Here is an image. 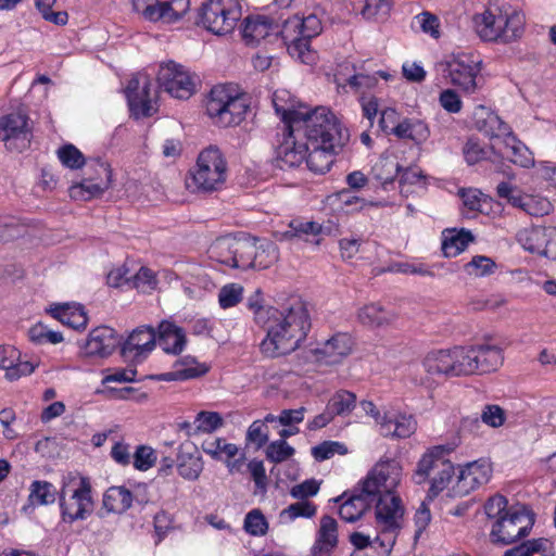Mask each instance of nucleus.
I'll return each instance as SVG.
<instances>
[{"label": "nucleus", "instance_id": "f257e3e1", "mask_svg": "<svg viewBox=\"0 0 556 556\" xmlns=\"http://www.w3.org/2000/svg\"><path fill=\"white\" fill-rule=\"evenodd\" d=\"M401 476L402 468L396 460L376 464L363 481L361 492L352 495L339 508L341 519L355 522L376 503V522L380 533L375 542L380 544L383 555H388L395 544L404 516L402 500L394 494Z\"/></svg>", "mask_w": 556, "mask_h": 556}, {"label": "nucleus", "instance_id": "f03ea898", "mask_svg": "<svg viewBox=\"0 0 556 556\" xmlns=\"http://www.w3.org/2000/svg\"><path fill=\"white\" fill-rule=\"evenodd\" d=\"M256 324L266 331L261 351L269 357L289 354L300 346L309 329V316L304 303L291 298L274 308H261Z\"/></svg>", "mask_w": 556, "mask_h": 556}, {"label": "nucleus", "instance_id": "7ed1b4c3", "mask_svg": "<svg viewBox=\"0 0 556 556\" xmlns=\"http://www.w3.org/2000/svg\"><path fill=\"white\" fill-rule=\"evenodd\" d=\"M475 126L493 140L492 150L503 159L521 167H529L533 164L529 149L513 135L509 126L496 114L489 112L483 106L479 108L475 113Z\"/></svg>", "mask_w": 556, "mask_h": 556}, {"label": "nucleus", "instance_id": "20e7f679", "mask_svg": "<svg viewBox=\"0 0 556 556\" xmlns=\"http://www.w3.org/2000/svg\"><path fill=\"white\" fill-rule=\"evenodd\" d=\"M306 139L305 144H346L349 132L343 129L337 117L326 108H316L306 111L301 119H295V126L292 128V135Z\"/></svg>", "mask_w": 556, "mask_h": 556}, {"label": "nucleus", "instance_id": "39448f33", "mask_svg": "<svg viewBox=\"0 0 556 556\" xmlns=\"http://www.w3.org/2000/svg\"><path fill=\"white\" fill-rule=\"evenodd\" d=\"M478 36L484 41L508 43L523 33L525 15L510 8L491 5L473 18Z\"/></svg>", "mask_w": 556, "mask_h": 556}, {"label": "nucleus", "instance_id": "423d86ee", "mask_svg": "<svg viewBox=\"0 0 556 556\" xmlns=\"http://www.w3.org/2000/svg\"><path fill=\"white\" fill-rule=\"evenodd\" d=\"M205 108L214 124L230 127L244 119L249 104L243 94L235 93L230 87L218 85L212 88Z\"/></svg>", "mask_w": 556, "mask_h": 556}, {"label": "nucleus", "instance_id": "0eeeda50", "mask_svg": "<svg viewBox=\"0 0 556 556\" xmlns=\"http://www.w3.org/2000/svg\"><path fill=\"white\" fill-rule=\"evenodd\" d=\"M451 451L445 445H437L428 450L417 464L414 480L417 484L431 480L429 489L430 497L437 496L451 482L455 470L451 460L445 456Z\"/></svg>", "mask_w": 556, "mask_h": 556}, {"label": "nucleus", "instance_id": "6e6552de", "mask_svg": "<svg viewBox=\"0 0 556 556\" xmlns=\"http://www.w3.org/2000/svg\"><path fill=\"white\" fill-rule=\"evenodd\" d=\"M241 16L238 0H208L200 8L197 24L215 35L224 36L235 29Z\"/></svg>", "mask_w": 556, "mask_h": 556}, {"label": "nucleus", "instance_id": "1a4fd4ad", "mask_svg": "<svg viewBox=\"0 0 556 556\" xmlns=\"http://www.w3.org/2000/svg\"><path fill=\"white\" fill-rule=\"evenodd\" d=\"M534 525L533 514L525 506H511L503 517L495 520L490 532L494 544L509 545L527 536Z\"/></svg>", "mask_w": 556, "mask_h": 556}, {"label": "nucleus", "instance_id": "9d476101", "mask_svg": "<svg viewBox=\"0 0 556 556\" xmlns=\"http://www.w3.org/2000/svg\"><path fill=\"white\" fill-rule=\"evenodd\" d=\"M227 163L216 147L204 149L198 156L192 180L199 190L210 192L218 190L226 181Z\"/></svg>", "mask_w": 556, "mask_h": 556}, {"label": "nucleus", "instance_id": "9b49d317", "mask_svg": "<svg viewBox=\"0 0 556 556\" xmlns=\"http://www.w3.org/2000/svg\"><path fill=\"white\" fill-rule=\"evenodd\" d=\"M480 65L481 61L478 56L465 53L453 55L440 64L451 84L469 93L478 88L477 77L481 71Z\"/></svg>", "mask_w": 556, "mask_h": 556}, {"label": "nucleus", "instance_id": "f8f14e48", "mask_svg": "<svg viewBox=\"0 0 556 556\" xmlns=\"http://www.w3.org/2000/svg\"><path fill=\"white\" fill-rule=\"evenodd\" d=\"M59 501L63 521L73 523L77 520L87 519L93 511L89 479L80 477L78 485L68 497H66V490L63 488Z\"/></svg>", "mask_w": 556, "mask_h": 556}, {"label": "nucleus", "instance_id": "ddd939ff", "mask_svg": "<svg viewBox=\"0 0 556 556\" xmlns=\"http://www.w3.org/2000/svg\"><path fill=\"white\" fill-rule=\"evenodd\" d=\"M87 170H93L94 173L88 174V177L81 182L71 187V198L87 201L102 194L111 187L112 170L109 164L97 159L87 163Z\"/></svg>", "mask_w": 556, "mask_h": 556}, {"label": "nucleus", "instance_id": "4468645a", "mask_svg": "<svg viewBox=\"0 0 556 556\" xmlns=\"http://www.w3.org/2000/svg\"><path fill=\"white\" fill-rule=\"evenodd\" d=\"M126 97L130 112L136 118L151 116L155 112L154 103L157 90L152 89L148 75L138 74L126 87Z\"/></svg>", "mask_w": 556, "mask_h": 556}, {"label": "nucleus", "instance_id": "2eb2a0df", "mask_svg": "<svg viewBox=\"0 0 556 556\" xmlns=\"http://www.w3.org/2000/svg\"><path fill=\"white\" fill-rule=\"evenodd\" d=\"M159 87L177 99L190 98L195 89L193 76L175 62L160 67L157 73Z\"/></svg>", "mask_w": 556, "mask_h": 556}, {"label": "nucleus", "instance_id": "dca6fc26", "mask_svg": "<svg viewBox=\"0 0 556 556\" xmlns=\"http://www.w3.org/2000/svg\"><path fill=\"white\" fill-rule=\"evenodd\" d=\"M189 0H132L134 10L151 22L174 23L188 11Z\"/></svg>", "mask_w": 556, "mask_h": 556}, {"label": "nucleus", "instance_id": "f3484780", "mask_svg": "<svg viewBox=\"0 0 556 556\" xmlns=\"http://www.w3.org/2000/svg\"><path fill=\"white\" fill-rule=\"evenodd\" d=\"M26 114L15 112L0 117V141L10 151L22 152L28 148L31 131Z\"/></svg>", "mask_w": 556, "mask_h": 556}, {"label": "nucleus", "instance_id": "a211bd4d", "mask_svg": "<svg viewBox=\"0 0 556 556\" xmlns=\"http://www.w3.org/2000/svg\"><path fill=\"white\" fill-rule=\"evenodd\" d=\"M156 344V330L151 326H139L122 343L121 354L124 358L139 361L146 357Z\"/></svg>", "mask_w": 556, "mask_h": 556}, {"label": "nucleus", "instance_id": "6ab92c4d", "mask_svg": "<svg viewBox=\"0 0 556 556\" xmlns=\"http://www.w3.org/2000/svg\"><path fill=\"white\" fill-rule=\"evenodd\" d=\"M122 346L121 338L116 331L108 326L94 328L85 343V353L88 356L108 357L117 346Z\"/></svg>", "mask_w": 556, "mask_h": 556}, {"label": "nucleus", "instance_id": "aec40b11", "mask_svg": "<svg viewBox=\"0 0 556 556\" xmlns=\"http://www.w3.org/2000/svg\"><path fill=\"white\" fill-rule=\"evenodd\" d=\"M273 105L285 123L286 130L289 136L292 135V128L295 126V119H301L302 116L308 111V108L300 103L288 90H276L273 94Z\"/></svg>", "mask_w": 556, "mask_h": 556}, {"label": "nucleus", "instance_id": "412c9836", "mask_svg": "<svg viewBox=\"0 0 556 556\" xmlns=\"http://www.w3.org/2000/svg\"><path fill=\"white\" fill-rule=\"evenodd\" d=\"M491 476L492 468L488 460L479 459L469 463L459 471L457 489L460 493L468 494L486 484Z\"/></svg>", "mask_w": 556, "mask_h": 556}, {"label": "nucleus", "instance_id": "4be33fe9", "mask_svg": "<svg viewBox=\"0 0 556 556\" xmlns=\"http://www.w3.org/2000/svg\"><path fill=\"white\" fill-rule=\"evenodd\" d=\"M338 543V522L331 516H323L311 548V556H331Z\"/></svg>", "mask_w": 556, "mask_h": 556}, {"label": "nucleus", "instance_id": "5701e85b", "mask_svg": "<svg viewBox=\"0 0 556 556\" xmlns=\"http://www.w3.org/2000/svg\"><path fill=\"white\" fill-rule=\"evenodd\" d=\"M281 27L273 18L264 15L247 17L242 29V36L247 43L257 45L270 35H280Z\"/></svg>", "mask_w": 556, "mask_h": 556}, {"label": "nucleus", "instance_id": "b1692460", "mask_svg": "<svg viewBox=\"0 0 556 556\" xmlns=\"http://www.w3.org/2000/svg\"><path fill=\"white\" fill-rule=\"evenodd\" d=\"M353 346L352 338L348 333H337L327 340L321 348L316 350L318 359L333 365L340 363L348 356Z\"/></svg>", "mask_w": 556, "mask_h": 556}, {"label": "nucleus", "instance_id": "393cba45", "mask_svg": "<svg viewBox=\"0 0 556 556\" xmlns=\"http://www.w3.org/2000/svg\"><path fill=\"white\" fill-rule=\"evenodd\" d=\"M345 144H318L307 146L308 151L306 154V165L309 170L316 174L327 173L333 161L334 154L339 152Z\"/></svg>", "mask_w": 556, "mask_h": 556}, {"label": "nucleus", "instance_id": "a878e982", "mask_svg": "<svg viewBox=\"0 0 556 556\" xmlns=\"http://www.w3.org/2000/svg\"><path fill=\"white\" fill-rule=\"evenodd\" d=\"M134 501L140 505L148 502L138 494H132L125 486H111L105 491L102 504L108 513L123 514L131 507Z\"/></svg>", "mask_w": 556, "mask_h": 556}, {"label": "nucleus", "instance_id": "bb28decb", "mask_svg": "<svg viewBox=\"0 0 556 556\" xmlns=\"http://www.w3.org/2000/svg\"><path fill=\"white\" fill-rule=\"evenodd\" d=\"M299 137L294 134L293 137L286 138L277 149V162L281 169L299 166L306 161L308 151L307 144L299 143Z\"/></svg>", "mask_w": 556, "mask_h": 556}, {"label": "nucleus", "instance_id": "cd10ccee", "mask_svg": "<svg viewBox=\"0 0 556 556\" xmlns=\"http://www.w3.org/2000/svg\"><path fill=\"white\" fill-rule=\"evenodd\" d=\"M422 366L426 372L431 376H443L445 378L456 377L452 349L430 351L424 357Z\"/></svg>", "mask_w": 556, "mask_h": 556}, {"label": "nucleus", "instance_id": "c85d7f7f", "mask_svg": "<svg viewBox=\"0 0 556 556\" xmlns=\"http://www.w3.org/2000/svg\"><path fill=\"white\" fill-rule=\"evenodd\" d=\"M156 342L166 353L179 354L186 345V334L182 328L172 321L163 320L156 331Z\"/></svg>", "mask_w": 556, "mask_h": 556}, {"label": "nucleus", "instance_id": "c756f323", "mask_svg": "<svg viewBox=\"0 0 556 556\" xmlns=\"http://www.w3.org/2000/svg\"><path fill=\"white\" fill-rule=\"evenodd\" d=\"M176 463L178 473L186 480H197L203 470L202 458L192 444L180 446Z\"/></svg>", "mask_w": 556, "mask_h": 556}, {"label": "nucleus", "instance_id": "7c9ffc66", "mask_svg": "<svg viewBox=\"0 0 556 556\" xmlns=\"http://www.w3.org/2000/svg\"><path fill=\"white\" fill-rule=\"evenodd\" d=\"M417 421L412 415L399 414L393 417L383 416L380 431L383 437L405 439L415 433Z\"/></svg>", "mask_w": 556, "mask_h": 556}, {"label": "nucleus", "instance_id": "2f4dec72", "mask_svg": "<svg viewBox=\"0 0 556 556\" xmlns=\"http://www.w3.org/2000/svg\"><path fill=\"white\" fill-rule=\"evenodd\" d=\"M50 314L53 318L76 330L85 329L88 323L87 314L79 304L55 305L50 308Z\"/></svg>", "mask_w": 556, "mask_h": 556}, {"label": "nucleus", "instance_id": "473e14b6", "mask_svg": "<svg viewBox=\"0 0 556 556\" xmlns=\"http://www.w3.org/2000/svg\"><path fill=\"white\" fill-rule=\"evenodd\" d=\"M280 35L288 47V52L292 58L298 59L304 64H309L315 60V53L309 49V40L303 35L291 31L290 37L285 33V27L281 26Z\"/></svg>", "mask_w": 556, "mask_h": 556}, {"label": "nucleus", "instance_id": "72a5a7b5", "mask_svg": "<svg viewBox=\"0 0 556 556\" xmlns=\"http://www.w3.org/2000/svg\"><path fill=\"white\" fill-rule=\"evenodd\" d=\"M477 357V372L486 374L495 371L503 364L502 350L495 345H473Z\"/></svg>", "mask_w": 556, "mask_h": 556}, {"label": "nucleus", "instance_id": "f704fd0d", "mask_svg": "<svg viewBox=\"0 0 556 556\" xmlns=\"http://www.w3.org/2000/svg\"><path fill=\"white\" fill-rule=\"evenodd\" d=\"M282 26L285 27V33L288 34V36L293 31L299 35H303L306 38H313L318 36L321 31V23L314 14H309L303 18L294 15L293 17L283 21Z\"/></svg>", "mask_w": 556, "mask_h": 556}, {"label": "nucleus", "instance_id": "c9c22d12", "mask_svg": "<svg viewBox=\"0 0 556 556\" xmlns=\"http://www.w3.org/2000/svg\"><path fill=\"white\" fill-rule=\"evenodd\" d=\"M254 252L252 253V269H265L278 260V249L275 243L268 240H254Z\"/></svg>", "mask_w": 556, "mask_h": 556}, {"label": "nucleus", "instance_id": "e433bc0d", "mask_svg": "<svg viewBox=\"0 0 556 556\" xmlns=\"http://www.w3.org/2000/svg\"><path fill=\"white\" fill-rule=\"evenodd\" d=\"M358 319L368 327H382L392 324L396 319V315L372 303L359 309Z\"/></svg>", "mask_w": 556, "mask_h": 556}, {"label": "nucleus", "instance_id": "4c0bfd02", "mask_svg": "<svg viewBox=\"0 0 556 556\" xmlns=\"http://www.w3.org/2000/svg\"><path fill=\"white\" fill-rule=\"evenodd\" d=\"M207 371L204 365H194L193 361L176 363L174 369L156 377L161 381L188 380L200 377Z\"/></svg>", "mask_w": 556, "mask_h": 556}, {"label": "nucleus", "instance_id": "58836bf2", "mask_svg": "<svg viewBox=\"0 0 556 556\" xmlns=\"http://www.w3.org/2000/svg\"><path fill=\"white\" fill-rule=\"evenodd\" d=\"M551 545V542L545 538L528 540L507 549L503 556H554Z\"/></svg>", "mask_w": 556, "mask_h": 556}, {"label": "nucleus", "instance_id": "ea45409f", "mask_svg": "<svg viewBox=\"0 0 556 556\" xmlns=\"http://www.w3.org/2000/svg\"><path fill=\"white\" fill-rule=\"evenodd\" d=\"M453 350V361L455 363V376H468L477 372V361L473 346H455Z\"/></svg>", "mask_w": 556, "mask_h": 556}, {"label": "nucleus", "instance_id": "a19ab883", "mask_svg": "<svg viewBox=\"0 0 556 556\" xmlns=\"http://www.w3.org/2000/svg\"><path fill=\"white\" fill-rule=\"evenodd\" d=\"M327 407L333 417H346L357 407L356 395L346 390H339L331 395Z\"/></svg>", "mask_w": 556, "mask_h": 556}, {"label": "nucleus", "instance_id": "79ce46f5", "mask_svg": "<svg viewBox=\"0 0 556 556\" xmlns=\"http://www.w3.org/2000/svg\"><path fill=\"white\" fill-rule=\"evenodd\" d=\"M255 238H236L233 268L250 269L252 263V253L254 252Z\"/></svg>", "mask_w": 556, "mask_h": 556}, {"label": "nucleus", "instance_id": "37998d69", "mask_svg": "<svg viewBox=\"0 0 556 556\" xmlns=\"http://www.w3.org/2000/svg\"><path fill=\"white\" fill-rule=\"evenodd\" d=\"M473 236L469 230L462 229L459 232L445 237L442 242V251L446 257H455L473 241Z\"/></svg>", "mask_w": 556, "mask_h": 556}, {"label": "nucleus", "instance_id": "c03bdc74", "mask_svg": "<svg viewBox=\"0 0 556 556\" xmlns=\"http://www.w3.org/2000/svg\"><path fill=\"white\" fill-rule=\"evenodd\" d=\"M236 238H219L210 248L211 257L220 264L233 268Z\"/></svg>", "mask_w": 556, "mask_h": 556}, {"label": "nucleus", "instance_id": "a18cd8bd", "mask_svg": "<svg viewBox=\"0 0 556 556\" xmlns=\"http://www.w3.org/2000/svg\"><path fill=\"white\" fill-rule=\"evenodd\" d=\"M546 233L547 229L542 228L523 229L518 232L517 239L527 251L540 254Z\"/></svg>", "mask_w": 556, "mask_h": 556}, {"label": "nucleus", "instance_id": "49530a36", "mask_svg": "<svg viewBox=\"0 0 556 556\" xmlns=\"http://www.w3.org/2000/svg\"><path fill=\"white\" fill-rule=\"evenodd\" d=\"M289 228V230L281 233L282 239H304L307 236H316L321 231V226L319 224L302 219L291 220Z\"/></svg>", "mask_w": 556, "mask_h": 556}, {"label": "nucleus", "instance_id": "de8ad7c7", "mask_svg": "<svg viewBox=\"0 0 556 556\" xmlns=\"http://www.w3.org/2000/svg\"><path fill=\"white\" fill-rule=\"evenodd\" d=\"M29 501L36 505H48L55 501V488L48 481H34L30 485Z\"/></svg>", "mask_w": 556, "mask_h": 556}, {"label": "nucleus", "instance_id": "09e8293b", "mask_svg": "<svg viewBox=\"0 0 556 556\" xmlns=\"http://www.w3.org/2000/svg\"><path fill=\"white\" fill-rule=\"evenodd\" d=\"M377 76H380L384 80H388L391 75L383 71H378L374 75H368L364 73L354 74L348 79V85L355 92H365L366 90L372 89L378 84Z\"/></svg>", "mask_w": 556, "mask_h": 556}, {"label": "nucleus", "instance_id": "8fccbe9b", "mask_svg": "<svg viewBox=\"0 0 556 556\" xmlns=\"http://www.w3.org/2000/svg\"><path fill=\"white\" fill-rule=\"evenodd\" d=\"M375 178L382 185L392 182L400 174L401 166L392 159H380L372 168Z\"/></svg>", "mask_w": 556, "mask_h": 556}, {"label": "nucleus", "instance_id": "3c124183", "mask_svg": "<svg viewBox=\"0 0 556 556\" xmlns=\"http://www.w3.org/2000/svg\"><path fill=\"white\" fill-rule=\"evenodd\" d=\"M27 224L15 216H0L1 240H11L26 232Z\"/></svg>", "mask_w": 556, "mask_h": 556}, {"label": "nucleus", "instance_id": "603ef678", "mask_svg": "<svg viewBox=\"0 0 556 556\" xmlns=\"http://www.w3.org/2000/svg\"><path fill=\"white\" fill-rule=\"evenodd\" d=\"M316 511V505L308 501L300 500L299 502H295L289 505L287 508L282 509L280 513V519L293 521L299 517L312 518L315 516Z\"/></svg>", "mask_w": 556, "mask_h": 556}, {"label": "nucleus", "instance_id": "864d4df0", "mask_svg": "<svg viewBox=\"0 0 556 556\" xmlns=\"http://www.w3.org/2000/svg\"><path fill=\"white\" fill-rule=\"evenodd\" d=\"M203 451L212 456L214 459H220V454L224 453L228 458H232L238 453L237 445L227 443L225 439L216 438L214 440L204 441L202 443Z\"/></svg>", "mask_w": 556, "mask_h": 556}, {"label": "nucleus", "instance_id": "5fc2aeb1", "mask_svg": "<svg viewBox=\"0 0 556 556\" xmlns=\"http://www.w3.org/2000/svg\"><path fill=\"white\" fill-rule=\"evenodd\" d=\"M265 453L268 460L279 464L291 458L295 450L286 440H277L267 445Z\"/></svg>", "mask_w": 556, "mask_h": 556}, {"label": "nucleus", "instance_id": "6e6d98bb", "mask_svg": "<svg viewBox=\"0 0 556 556\" xmlns=\"http://www.w3.org/2000/svg\"><path fill=\"white\" fill-rule=\"evenodd\" d=\"M244 530L254 536H262L268 530V522L260 509H253L244 518Z\"/></svg>", "mask_w": 556, "mask_h": 556}, {"label": "nucleus", "instance_id": "4d7b16f0", "mask_svg": "<svg viewBox=\"0 0 556 556\" xmlns=\"http://www.w3.org/2000/svg\"><path fill=\"white\" fill-rule=\"evenodd\" d=\"M312 455L317 462H324L331 458L336 454L344 455L348 448L344 444L336 441H325L312 447Z\"/></svg>", "mask_w": 556, "mask_h": 556}, {"label": "nucleus", "instance_id": "13d9d810", "mask_svg": "<svg viewBox=\"0 0 556 556\" xmlns=\"http://www.w3.org/2000/svg\"><path fill=\"white\" fill-rule=\"evenodd\" d=\"M522 211L530 216L542 217L552 211V203L543 197L528 194Z\"/></svg>", "mask_w": 556, "mask_h": 556}, {"label": "nucleus", "instance_id": "bf43d9fd", "mask_svg": "<svg viewBox=\"0 0 556 556\" xmlns=\"http://www.w3.org/2000/svg\"><path fill=\"white\" fill-rule=\"evenodd\" d=\"M58 156L63 165L71 169L80 168L85 163V156L73 144H65L58 150Z\"/></svg>", "mask_w": 556, "mask_h": 556}, {"label": "nucleus", "instance_id": "052dcab7", "mask_svg": "<svg viewBox=\"0 0 556 556\" xmlns=\"http://www.w3.org/2000/svg\"><path fill=\"white\" fill-rule=\"evenodd\" d=\"M496 192L501 199L507 200L514 207L522 211L523 203L526 202L525 198L528 197V194L522 193L517 187L505 181L497 185Z\"/></svg>", "mask_w": 556, "mask_h": 556}, {"label": "nucleus", "instance_id": "680f3d73", "mask_svg": "<svg viewBox=\"0 0 556 556\" xmlns=\"http://www.w3.org/2000/svg\"><path fill=\"white\" fill-rule=\"evenodd\" d=\"M392 0H365L363 15L366 18L383 20L391 10Z\"/></svg>", "mask_w": 556, "mask_h": 556}, {"label": "nucleus", "instance_id": "e2e57ef3", "mask_svg": "<svg viewBox=\"0 0 556 556\" xmlns=\"http://www.w3.org/2000/svg\"><path fill=\"white\" fill-rule=\"evenodd\" d=\"M245 440L248 443L254 444L256 450L263 447L268 441V427L264 421H253L247 431Z\"/></svg>", "mask_w": 556, "mask_h": 556}, {"label": "nucleus", "instance_id": "0e129e2a", "mask_svg": "<svg viewBox=\"0 0 556 556\" xmlns=\"http://www.w3.org/2000/svg\"><path fill=\"white\" fill-rule=\"evenodd\" d=\"M243 288L237 283L224 286L218 294V301L223 308L237 305L242 299Z\"/></svg>", "mask_w": 556, "mask_h": 556}, {"label": "nucleus", "instance_id": "69168bd1", "mask_svg": "<svg viewBox=\"0 0 556 556\" xmlns=\"http://www.w3.org/2000/svg\"><path fill=\"white\" fill-rule=\"evenodd\" d=\"M156 455L152 447L139 445L134 454V466L136 469L146 471L154 466Z\"/></svg>", "mask_w": 556, "mask_h": 556}, {"label": "nucleus", "instance_id": "338daca9", "mask_svg": "<svg viewBox=\"0 0 556 556\" xmlns=\"http://www.w3.org/2000/svg\"><path fill=\"white\" fill-rule=\"evenodd\" d=\"M132 286L142 292H150L155 289L157 280L154 273L147 268L141 267L138 273L131 278Z\"/></svg>", "mask_w": 556, "mask_h": 556}, {"label": "nucleus", "instance_id": "774afa93", "mask_svg": "<svg viewBox=\"0 0 556 556\" xmlns=\"http://www.w3.org/2000/svg\"><path fill=\"white\" fill-rule=\"evenodd\" d=\"M508 502L505 496L496 494L490 497L484 504V511L489 519H500L509 509Z\"/></svg>", "mask_w": 556, "mask_h": 556}]
</instances>
